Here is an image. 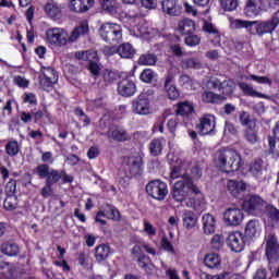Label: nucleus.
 Segmentation results:
<instances>
[{"label":"nucleus","mask_w":279,"mask_h":279,"mask_svg":"<svg viewBox=\"0 0 279 279\" xmlns=\"http://www.w3.org/2000/svg\"><path fill=\"white\" fill-rule=\"evenodd\" d=\"M220 5L225 12H233L239 8V0H220Z\"/></svg>","instance_id":"09e8293b"},{"label":"nucleus","mask_w":279,"mask_h":279,"mask_svg":"<svg viewBox=\"0 0 279 279\" xmlns=\"http://www.w3.org/2000/svg\"><path fill=\"white\" fill-rule=\"evenodd\" d=\"M244 138L251 145H256V142L258 141V131H256L254 126H248V129L244 131Z\"/></svg>","instance_id":"c03bdc74"},{"label":"nucleus","mask_w":279,"mask_h":279,"mask_svg":"<svg viewBox=\"0 0 279 279\" xmlns=\"http://www.w3.org/2000/svg\"><path fill=\"white\" fill-rule=\"evenodd\" d=\"M131 175H141L143 172V158L141 156H132L126 161Z\"/></svg>","instance_id":"412c9836"},{"label":"nucleus","mask_w":279,"mask_h":279,"mask_svg":"<svg viewBox=\"0 0 279 279\" xmlns=\"http://www.w3.org/2000/svg\"><path fill=\"white\" fill-rule=\"evenodd\" d=\"M117 53L120 56V58H124L125 60L132 59L134 56H136V49L132 46L130 43L121 44L117 48Z\"/></svg>","instance_id":"cd10ccee"},{"label":"nucleus","mask_w":279,"mask_h":279,"mask_svg":"<svg viewBox=\"0 0 279 279\" xmlns=\"http://www.w3.org/2000/svg\"><path fill=\"white\" fill-rule=\"evenodd\" d=\"M223 133L226 136H236L239 134V130L231 122H226Z\"/></svg>","instance_id":"052dcab7"},{"label":"nucleus","mask_w":279,"mask_h":279,"mask_svg":"<svg viewBox=\"0 0 279 279\" xmlns=\"http://www.w3.org/2000/svg\"><path fill=\"white\" fill-rule=\"evenodd\" d=\"M47 41L56 47H64L69 43V33L64 28L53 27L46 32Z\"/></svg>","instance_id":"1a4fd4ad"},{"label":"nucleus","mask_w":279,"mask_h":279,"mask_svg":"<svg viewBox=\"0 0 279 279\" xmlns=\"http://www.w3.org/2000/svg\"><path fill=\"white\" fill-rule=\"evenodd\" d=\"M211 247L213 250H221L223 247V236L220 234H216L211 239Z\"/></svg>","instance_id":"338daca9"},{"label":"nucleus","mask_w":279,"mask_h":279,"mask_svg":"<svg viewBox=\"0 0 279 279\" xmlns=\"http://www.w3.org/2000/svg\"><path fill=\"white\" fill-rule=\"evenodd\" d=\"M132 111L135 114H140L142 117H147V114H151V104L149 102V98L140 95L136 99L132 101Z\"/></svg>","instance_id":"9d476101"},{"label":"nucleus","mask_w":279,"mask_h":279,"mask_svg":"<svg viewBox=\"0 0 279 279\" xmlns=\"http://www.w3.org/2000/svg\"><path fill=\"white\" fill-rule=\"evenodd\" d=\"M85 34H88V24H83L74 28L71 35H68V43H75L80 36H84Z\"/></svg>","instance_id":"c9c22d12"},{"label":"nucleus","mask_w":279,"mask_h":279,"mask_svg":"<svg viewBox=\"0 0 279 279\" xmlns=\"http://www.w3.org/2000/svg\"><path fill=\"white\" fill-rule=\"evenodd\" d=\"M193 112H195V108L190 101H183L178 104L177 114H180V117H191Z\"/></svg>","instance_id":"473e14b6"},{"label":"nucleus","mask_w":279,"mask_h":279,"mask_svg":"<svg viewBox=\"0 0 279 279\" xmlns=\"http://www.w3.org/2000/svg\"><path fill=\"white\" fill-rule=\"evenodd\" d=\"M130 21H134L136 23L135 25H131L129 27L131 36H135V38H144V40H149V38H154L156 29L151 28L149 26V23H147L144 19L135 15Z\"/></svg>","instance_id":"20e7f679"},{"label":"nucleus","mask_w":279,"mask_h":279,"mask_svg":"<svg viewBox=\"0 0 279 279\" xmlns=\"http://www.w3.org/2000/svg\"><path fill=\"white\" fill-rule=\"evenodd\" d=\"M99 34L102 40H105V43H109L110 45L121 43L123 39V28H121V25L117 23L102 24L99 29Z\"/></svg>","instance_id":"39448f33"},{"label":"nucleus","mask_w":279,"mask_h":279,"mask_svg":"<svg viewBox=\"0 0 279 279\" xmlns=\"http://www.w3.org/2000/svg\"><path fill=\"white\" fill-rule=\"evenodd\" d=\"M242 207L245 213L256 217L260 215L263 210H265L267 207V202H265L260 195L253 194L243 202Z\"/></svg>","instance_id":"0eeeda50"},{"label":"nucleus","mask_w":279,"mask_h":279,"mask_svg":"<svg viewBox=\"0 0 279 279\" xmlns=\"http://www.w3.org/2000/svg\"><path fill=\"white\" fill-rule=\"evenodd\" d=\"M177 29L182 36H189L195 32V22L191 19H183L179 21Z\"/></svg>","instance_id":"a878e982"},{"label":"nucleus","mask_w":279,"mask_h":279,"mask_svg":"<svg viewBox=\"0 0 279 279\" xmlns=\"http://www.w3.org/2000/svg\"><path fill=\"white\" fill-rule=\"evenodd\" d=\"M174 81L175 76H173V74H168L163 84L167 96L172 101H175V99L180 97V90H178V87L173 84Z\"/></svg>","instance_id":"a211bd4d"},{"label":"nucleus","mask_w":279,"mask_h":279,"mask_svg":"<svg viewBox=\"0 0 279 279\" xmlns=\"http://www.w3.org/2000/svg\"><path fill=\"white\" fill-rule=\"evenodd\" d=\"M5 193L9 197H12L16 193V180H10L5 185Z\"/></svg>","instance_id":"774afa93"},{"label":"nucleus","mask_w":279,"mask_h":279,"mask_svg":"<svg viewBox=\"0 0 279 279\" xmlns=\"http://www.w3.org/2000/svg\"><path fill=\"white\" fill-rule=\"evenodd\" d=\"M179 84L183 88H186L187 90H192L193 85H194V81H193V78H191V76H189L186 74H183L179 78Z\"/></svg>","instance_id":"864d4df0"},{"label":"nucleus","mask_w":279,"mask_h":279,"mask_svg":"<svg viewBox=\"0 0 279 279\" xmlns=\"http://www.w3.org/2000/svg\"><path fill=\"white\" fill-rule=\"evenodd\" d=\"M244 234L246 239H256V236H260V222L258 220H250L244 230Z\"/></svg>","instance_id":"393cba45"},{"label":"nucleus","mask_w":279,"mask_h":279,"mask_svg":"<svg viewBox=\"0 0 279 279\" xmlns=\"http://www.w3.org/2000/svg\"><path fill=\"white\" fill-rule=\"evenodd\" d=\"M118 93L122 97H132L136 94V84L130 78H123L118 84Z\"/></svg>","instance_id":"2eb2a0df"},{"label":"nucleus","mask_w":279,"mask_h":279,"mask_svg":"<svg viewBox=\"0 0 279 279\" xmlns=\"http://www.w3.org/2000/svg\"><path fill=\"white\" fill-rule=\"evenodd\" d=\"M204 234H215L217 230V219L210 214H205L202 218Z\"/></svg>","instance_id":"b1692460"},{"label":"nucleus","mask_w":279,"mask_h":279,"mask_svg":"<svg viewBox=\"0 0 279 279\" xmlns=\"http://www.w3.org/2000/svg\"><path fill=\"white\" fill-rule=\"evenodd\" d=\"M5 154L10 156V158H14V156H19L21 151V144L16 140H10L4 146Z\"/></svg>","instance_id":"72a5a7b5"},{"label":"nucleus","mask_w":279,"mask_h":279,"mask_svg":"<svg viewBox=\"0 0 279 279\" xmlns=\"http://www.w3.org/2000/svg\"><path fill=\"white\" fill-rule=\"evenodd\" d=\"M101 8L108 14H117L119 10V2L117 0H101Z\"/></svg>","instance_id":"ea45409f"},{"label":"nucleus","mask_w":279,"mask_h":279,"mask_svg":"<svg viewBox=\"0 0 279 279\" xmlns=\"http://www.w3.org/2000/svg\"><path fill=\"white\" fill-rule=\"evenodd\" d=\"M215 165L223 173H234L243 167V159L239 151L231 148H222L216 153Z\"/></svg>","instance_id":"7ed1b4c3"},{"label":"nucleus","mask_w":279,"mask_h":279,"mask_svg":"<svg viewBox=\"0 0 279 279\" xmlns=\"http://www.w3.org/2000/svg\"><path fill=\"white\" fill-rule=\"evenodd\" d=\"M246 80H253V82H256L257 84H267L268 86H271L272 82L267 76H258L251 74Z\"/></svg>","instance_id":"680f3d73"},{"label":"nucleus","mask_w":279,"mask_h":279,"mask_svg":"<svg viewBox=\"0 0 279 279\" xmlns=\"http://www.w3.org/2000/svg\"><path fill=\"white\" fill-rule=\"evenodd\" d=\"M278 252V238L276 235H268L266 240V256L270 258Z\"/></svg>","instance_id":"7c9ffc66"},{"label":"nucleus","mask_w":279,"mask_h":279,"mask_svg":"<svg viewBox=\"0 0 279 279\" xmlns=\"http://www.w3.org/2000/svg\"><path fill=\"white\" fill-rule=\"evenodd\" d=\"M13 84L19 86V88H27L29 86V81L21 75L13 77Z\"/></svg>","instance_id":"0e129e2a"},{"label":"nucleus","mask_w":279,"mask_h":279,"mask_svg":"<svg viewBox=\"0 0 279 279\" xmlns=\"http://www.w3.org/2000/svg\"><path fill=\"white\" fill-rule=\"evenodd\" d=\"M248 173L253 178H260L263 175V160L257 159L250 165Z\"/></svg>","instance_id":"58836bf2"},{"label":"nucleus","mask_w":279,"mask_h":279,"mask_svg":"<svg viewBox=\"0 0 279 279\" xmlns=\"http://www.w3.org/2000/svg\"><path fill=\"white\" fill-rule=\"evenodd\" d=\"M158 62V57L154 53L142 54L138 59V64L143 66H154Z\"/></svg>","instance_id":"a19ab883"},{"label":"nucleus","mask_w":279,"mask_h":279,"mask_svg":"<svg viewBox=\"0 0 279 279\" xmlns=\"http://www.w3.org/2000/svg\"><path fill=\"white\" fill-rule=\"evenodd\" d=\"M165 145H167V140L163 137L153 140L148 144L150 156H160L162 154V149H165Z\"/></svg>","instance_id":"bb28decb"},{"label":"nucleus","mask_w":279,"mask_h":279,"mask_svg":"<svg viewBox=\"0 0 279 279\" xmlns=\"http://www.w3.org/2000/svg\"><path fill=\"white\" fill-rule=\"evenodd\" d=\"M34 171L38 175V178H40L41 180H45V178L46 179L48 178L51 170L49 169V165L41 163L37 166Z\"/></svg>","instance_id":"8fccbe9b"},{"label":"nucleus","mask_w":279,"mask_h":279,"mask_svg":"<svg viewBox=\"0 0 279 279\" xmlns=\"http://www.w3.org/2000/svg\"><path fill=\"white\" fill-rule=\"evenodd\" d=\"M110 256V246L100 244L95 248V258L97 263H104Z\"/></svg>","instance_id":"2f4dec72"},{"label":"nucleus","mask_w":279,"mask_h":279,"mask_svg":"<svg viewBox=\"0 0 279 279\" xmlns=\"http://www.w3.org/2000/svg\"><path fill=\"white\" fill-rule=\"evenodd\" d=\"M204 264L208 267V269H217V267L221 265V256L216 253H209L205 256Z\"/></svg>","instance_id":"c756f323"},{"label":"nucleus","mask_w":279,"mask_h":279,"mask_svg":"<svg viewBox=\"0 0 279 279\" xmlns=\"http://www.w3.org/2000/svg\"><path fill=\"white\" fill-rule=\"evenodd\" d=\"M23 102L28 104V106H38V98L34 93H25L22 96Z\"/></svg>","instance_id":"4d7b16f0"},{"label":"nucleus","mask_w":279,"mask_h":279,"mask_svg":"<svg viewBox=\"0 0 279 279\" xmlns=\"http://www.w3.org/2000/svg\"><path fill=\"white\" fill-rule=\"evenodd\" d=\"M143 250L147 252V254H150V256H156V248H154L149 243L147 242H142L141 244H135L131 251V254L133 258L136 260L141 258V256H145L143 253Z\"/></svg>","instance_id":"6ab92c4d"},{"label":"nucleus","mask_w":279,"mask_h":279,"mask_svg":"<svg viewBox=\"0 0 279 279\" xmlns=\"http://www.w3.org/2000/svg\"><path fill=\"white\" fill-rule=\"evenodd\" d=\"M161 8L163 14H168V16H180L182 14V4L178 0H163Z\"/></svg>","instance_id":"4468645a"},{"label":"nucleus","mask_w":279,"mask_h":279,"mask_svg":"<svg viewBox=\"0 0 279 279\" xmlns=\"http://www.w3.org/2000/svg\"><path fill=\"white\" fill-rule=\"evenodd\" d=\"M102 77L107 84H112V82H117L119 74L112 70H105L102 73Z\"/></svg>","instance_id":"6e6d98bb"},{"label":"nucleus","mask_w":279,"mask_h":279,"mask_svg":"<svg viewBox=\"0 0 279 279\" xmlns=\"http://www.w3.org/2000/svg\"><path fill=\"white\" fill-rule=\"evenodd\" d=\"M215 116L206 114L201 119V123L198 124V130L201 134H215Z\"/></svg>","instance_id":"f3484780"},{"label":"nucleus","mask_w":279,"mask_h":279,"mask_svg":"<svg viewBox=\"0 0 279 279\" xmlns=\"http://www.w3.org/2000/svg\"><path fill=\"white\" fill-rule=\"evenodd\" d=\"M223 96L213 92H204L202 95V100L205 104H219V101H223Z\"/></svg>","instance_id":"4c0bfd02"},{"label":"nucleus","mask_w":279,"mask_h":279,"mask_svg":"<svg viewBox=\"0 0 279 279\" xmlns=\"http://www.w3.org/2000/svg\"><path fill=\"white\" fill-rule=\"evenodd\" d=\"M243 210L239 207H229L223 213V221L228 226H241L243 222Z\"/></svg>","instance_id":"9b49d317"},{"label":"nucleus","mask_w":279,"mask_h":279,"mask_svg":"<svg viewBox=\"0 0 279 279\" xmlns=\"http://www.w3.org/2000/svg\"><path fill=\"white\" fill-rule=\"evenodd\" d=\"M95 5V0H71L70 1V10L72 12H77L82 14V12H88L90 8Z\"/></svg>","instance_id":"aec40b11"},{"label":"nucleus","mask_w":279,"mask_h":279,"mask_svg":"<svg viewBox=\"0 0 279 279\" xmlns=\"http://www.w3.org/2000/svg\"><path fill=\"white\" fill-rule=\"evenodd\" d=\"M160 245L168 254H175V247H173V244H171L167 236L161 239Z\"/></svg>","instance_id":"bf43d9fd"},{"label":"nucleus","mask_w":279,"mask_h":279,"mask_svg":"<svg viewBox=\"0 0 279 279\" xmlns=\"http://www.w3.org/2000/svg\"><path fill=\"white\" fill-rule=\"evenodd\" d=\"M108 138L118 141V143H123L124 141H130L131 136L125 129L120 126L111 128L107 133Z\"/></svg>","instance_id":"5701e85b"},{"label":"nucleus","mask_w":279,"mask_h":279,"mask_svg":"<svg viewBox=\"0 0 279 279\" xmlns=\"http://www.w3.org/2000/svg\"><path fill=\"white\" fill-rule=\"evenodd\" d=\"M185 69H202V61L199 59L191 58L183 61Z\"/></svg>","instance_id":"13d9d810"},{"label":"nucleus","mask_w":279,"mask_h":279,"mask_svg":"<svg viewBox=\"0 0 279 279\" xmlns=\"http://www.w3.org/2000/svg\"><path fill=\"white\" fill-rule=\"evenodd\" d=\"M170 177L172 180L180 179L174 183L172 189V197L174 202H184L187 208H195L197 201H195V196L193 195H199L202 191L197 185H195V183H193V179L189 175L186 163L174 166L171 170Z\"/></svg>","instance_id":"f257e3e1"},{"label":"nucleus","mask_w":279,"mask_h":279,"mask_svg":"<svg viewBox=\"0 0 279 279\" xmlns=\"http://www.w3.org/2000/svg\"><path fill=\"white\" fill-rule=\"evenodd\" d=\"M266 210L268 214V217L272 220V221H279V210L276 209V207L271 206V205H266Z\"/></svg>","instance_id":"69168bd1"},{"label":"nucleus","mask_w":279,"mask_h":279,"mask_svg":"<svg viewBox=\"0 0 279 279\" xmlns=\"http://www.w3.org/2000/svg\"><path fill=\"white\" fill-rule=\"evenodd\" d=\"M279 25V17L274 15L267 21H247V20H233L231 21L232 29H246L253 36H265V34H272Z\"/></svg>","instance_id":"f03ea898"},{"label":"nucleus","mask_w":279,"mask_h":279,"mask_svg":"<svg viewBox=\"0 0 279 279\" xmlns=\"http://www.w3.org/2000/svg\"><path fill=\"white\" fill-rule=\"evenodd\" d=\"M245 235L240 231H233L228 235L227 245L230 247L231 252H243L245 248Z\"/></svg>","instance_id":"f8f14e48"},{"label":"nucleus","mask_w":279,"mask_h":279,"mask_svg":"<svg viewBox=\"0 0 279 279\" xmlns=\"http://www.w3.org/2000/svg\"><path fill=\"white\" fill-rule=\"evenodd\" d=\"M239 120L241 125L246 128H256V121L252 119V116L247 111H240Z\"/></svg>","instance_id":"79ce46f5"},{"label":"nucleus","mask_w":279,"mask_h":279,"mask_svg":"<svg viewBox=\"0 0 279 279\" xmlns=\"http://www.w3.org/2000/svg\"><path fill=\"white\" fill-rule=\"evenodd\" d=\"M59 180H62V172L60 170H50L46 178V183L53 186V184H58Z\"/></svg>","instance_id":"de8ad7c7"},{"label":"nucleus","mask_w":279,"mask_h":279,"mask_svg":"<svg viewBox=\"0 0 279 279\" xmlns=\"http://www.w3.org/2000/svg\"><path fill=\"white\" fill-rule=\"evenodd\" d=\"M1 252L7 256H16L19 254V245L10 242L3 243L1 245Z\"/></svg>","instance_id":"37998d69"},{"label":"nucleus","mask_w":279,"mask_h":279,"mask_svg":"<svg viewBox=\"0 0 279 279\" xmlns=\"http://www.w3.org/2000/svg\"><path fill=\"white\" fill-rule=\"evenodd\" d=\"M100 213H102L106 219H112L113 221H119V219H121V214L112 205H107L104 210H100Z\"/></svg>","instance_id":"e433bc0d"},{"label":"nucleus","mask_w":279,"mask_h":279,"mask_svg":"<svg viewBox=\"0 0 279 279\" xmlns=\"http://www.w3.org/2000/svg\"><path fill=\"white\" fill-rule=\"evenodd\" d=\"M5 267L8 268V271H9L7 278L8 279L16 278V267H14L11 264L5 263L3 260V257L0 256V269H5Z\"/></svg>","instance_id":"3c124183"},{"label":"nucleus","mask_w":279,"mask_h":279,"mask_svg":"<svg viewBox=\"0 0 279 279\" xmlns=\"http://www.w3.org/2000/svg\"><path fill=\"white\" fill-rule=\"evenodd\" d=\"M75 57L78 60H85L89 62V71L92 75H99V65L96 62H93L97 58V52L93 51H78L75 53Z\"/></svg>","instance_id":"ddd939ff"},{"label":"nucleus","mask_w":279,"mask_h":279,"mask_svg":"<svg viewBox=\"0 0 279 279\" xmlns=\"http://www.w3.org/2000/svg\"><path fill=\"white\" fill-rule=\"evenodd\" d=\"M203 29L207 34H213L215 40H219V31L217 29V27H215V25H213V23L205 21L203 25Z\"/></svg>","instance_id":"5fc2aeb1"},{"label":"nucleus","mask_w":279,"mask_h":279,"mask_svg":"<svg viewBox=\"0 0 279 279\" xmlns=\"http://www.w3.org/2000/svg\"><path fill=\"white\" fill-rule=\"evenodd\" d=\"M260 10H262V7H258L247 1L244 8V14L245 16H250V17L258 16V14H260Z\"/></svg>","instance_id":"a18cd8bd"},{"label":"nucleus","mask_w":279,"mask_h":279,"mask_svg":"<svg viewBox=\"0 0 279 279\" xmlns=\"http://www.w3.org/2000/svg\"><path fill=\"white\" fill-rule=\"evenodd\" d=\"M182 221L185 230H193L197 227V221H199V218L197 217L196 213L186 209L182 214Z\"/></svg>","instance_id":"4be33fe9"},{"label":"nucleus","mask_w":279,"mask_h":279,"mask_svg":"<svg viewBox=\"0 0 279 279\" xmlns=\"http://www.w3.org/2000/svg\"><path fill=\"white\" fill-rule=\"evenodd\" d=\"M227 190L233 197L241 199V197H243V193L247 191V184L243 181L229 180L227 182Z\"/></svg>","instance_id":"dca6fc26"},{"label":"nucleus","mask_w":279,"mask_h":279,"mask_svg":"<svg viewBox=\"0 0 279 279\" xmlns=\"http://www.w3.org/2000/svg\"><path fill=\"white\" fill-rule=\"evenodd\" d=\"M140 77L142 82H145V84H151V82H154L156 78V72L151 69H146L141 73Z\"/></svg>","instance_id":"603ef678"},{"label":"nucleus","mask_w":279,"mask_h":279,"mask_svg":"<svg viewBox=\"0 0 279 279\" xmlns=\"http://www.w3.org/2000/svg\"><path fill=\"white\" fill-rule=\"evenodd\" d=\"M219 89L222 90L223 95H232L234 93V81L227 80L222 83H218Z\"/></svg>","instance_id":"49530a36"},{"label":"nucleus","mask_w":279,"mask_h":279,"mask_svg":"<svg viewBox=\"0 0 279 279\" xmlns=\"http://www.w3.org/2000/svg\"><path fill=\"white\" fill-rule=\"evenodd\" d=\"M45 12L50 19H60L62 16V9L56 2H48L45 5Z\"/></svg>","instance_id":"c85d7f7f"},{"label":"nucleus","mask_w":279,"mask_h":279,"mask_svg":"<svg viewBox=\"0 0 279 279\" xmlns=\"http://www.w3.org/2000/svg\"><path fill=\"white\" fill-rule=\"evenodd\" d=\"M146 193H148L153 199L162 202V199L167 197L169 190L167 189V183L160 180H154L146 185Z\"/></svg>","instance_id":"6e6552de"},{"label":"nucleus","mask_w":279,"mask_h":279,"mask_svg":"<svg viewBox=\"0 0 279 279\" xmlns=\"http://www.w3.org/2000/svg\"><path fill=\"white\" fill-rule=\"evenodd\" d=\"M58 72L51 66H41L39 75V86L43 90H53V86L58 84Z\"/></svg>","instance_id":"423d86ee"},{"label":"nucleus","mask_w":279,"mask_h":279,"mask_svg":"<svg viewBox=\"0 0 279 279\" xmlns=\"http://www.w3.org/2000/svg\"><path fill=\"white\" fill-rule=\"evenodd\" d=\"M239 88L242 90L244 95H246V97H265V95H263L262 93L256 92V89H254V86L245 82L239 83Z\"/></svg>","instance_id":"f704fd0d"},{"label":"nucleus","mask_w":279,"mask_h":279,"mask_svg":"<svg viewBox=\"0 0 279 279\" xmlns=\"http://www.w3.org/2000/svg\"><path fill=\"white\" fill-rule=\"evenodd\" d=\"M184 43L187 47H197L202 43V39L197 35H189L185 37Z\"/></svg>","instance_id":"e2e57ef3"}]
</instances>
